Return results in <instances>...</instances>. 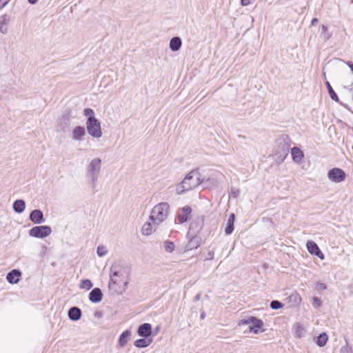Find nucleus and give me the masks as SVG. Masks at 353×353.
Listing matches in <instances>:
<instances>
[{"instance_id": "nucleus-1", "label": "nucleus", "mask_w": 353, "mask_h": 353, "mask_svg": "<svg viewBox=\"0 0 353 353\" xmlns=\"http://www.w3.org/2000/svg\"><path fill=\"white\" fill-rule=\"evenodd\" d=\"M110 280L109 287L118 291L117 286H119L121 291H125L129 283V271L119 263H114L110 268Z\"/></svg>"}, {"instance_id": "nucleus-2", "label": "nucleus", "mask_w": 353, "mask_h": 353, "mask_svg": "<svg viewBox=\"0 0 353 353\" xmlns=\"http://www.w3.org/2000/svg\"><path fill=\"white\" fill-rule=\"evenodd\" d=\"M203 181V179L201 177L200 173L196 170H192L176 185V193L182 194L190 191L201 185Z\"/></svg>"}, {"instance_id": "nucleus-3", "label": "nucleus", "mask_w": 353, "mask_h": 353, "mask_svg": "<svg viewBox=\"0 0 353 353\" xmlns=\"http://www.w3.org/2000/svg\"><path fill=\"white\" fill-rule=\"evenodd\" d=\"M170 205L167 202H161L155 205L150 212V221H154L159 225L168 217Z\"/></svg>"}, {"instance_id": "nucleus-4", "label": "nucleus", "mask_w": 353, "mask_h": 353, "mask_svg": "<svg viewBox=\"0 0 353 353\" xmlns=\"http://www.w3.org/2000/svg\"><path fill=\"white\" fill-rule=\"evenodd\" d=\"M101 159L96 157L92 159L87 165L86 176L92 184H95L98 180L101 170Z\"/></svg>"}, {"instance_id": "nucleus-5", "label": "nucleus", "mask_w": 353, "mask_h": 353, "mask_svg": "<svg viewBox=\"0 0 353 353\" xmlns=\"http://www.w3.org/2000/svg\"><path fill=\"white\" fill-rule=\"evenodd\" d=\"M88 133L95 139H99L103 133L101 128V123L97 119H87L85 123Z\"/></svg>"}, {"instance_id": "nucleus-6", "label": "nucleus", "mask_w": 353, "mask_h": 353, "mask_svg": "<svg viewBox=\"0 0 353 353\" xmlns=\"http://www.w3.org/2000/svg\"><path fill=\"white\" fill-rule=\"evenodd\" d=\"M327 178L334 183H341L345 179L346 174L341 168H334L327 172Z\"/></svg>"}, {"instance_id": "nucleus-7", "label": "nucleus", "mask_w": 353, "mask_h": 353, "mask_svg": "<svg viewBox=\"0 0 353 353\" xmlns=\"http://www.w3.org/2000/svg\"><path fill=\"white\" fill-rule=\"evenodd\" d=\"M52 232V230L50 226L48 225H41V226H35L32 228L29 234L31 236L36 238H45L48 236Z\"/></svg>"}, {"instance_id": "nucleus-8", "label": "nucleus", "mask_w": 353, "mask_h": 353, "mask_svg": "<svg viewBox=\"0 0 353 353\" xmlns=\"http://www.w3.org/2000/svg\"><path fill=\"white\" fill-rule=\"evenodd\" d=\"M243 324H252V326L250 327V330L251 332L254 334H258L259 332V329L262 327L263 325V322L256 317L251 316L248 317L247 319H244L242 321Z\"/></svg>"}, {"instance_id": "nucleus-9", "label": "nucleus", "mask_w": 353, "mask_h": 353, "mask_svg": "<svg viewBox=\"0 0 353 353\" xmlns=\"http://www.w3.org/2000/svg\"><path fill=\"white\" fill-rule=\"evenodd\" d=\"M159 225L154 221L145 222L141 228L143 235L149 236L156 231Z\"/></svg>"}, {"instance_id": "nucleus-10", "label": "nucleus", "mask_w": 353, "mask_h": 353, "mask_svg": "<svg viewBox=\"0 0 353 353\" xmlns=\"http://www.w3.org/2000/svg\"><path fill=\"white\" fill-rule=\"evenodd\" d=\"M306 246L308 252L310 254L316 255L321 258V259L324 258L323 254L321 252L319 246L315 242L312 241H309L307 242Z\"/></svg>"}, {"instance_id": "nucleus-11", "label": "nucleus", "mask_w": 353, "mask_h": 353, "mask_svg": "<svg viewBox=\"0 0 353 353\" xmlns=\"http://www.w3.org/2000/svg\"><path fill=\"white\" fill-rule=\"evenodd\" d=\"M10 22V17L5 14L0 16V32L3 34L8 33V25Z\"/></svg>"}, {"instance_id": "nucleus-12", "label": "nucleus", "mask_w": 353, "mask_h": 353, "mask_svg": "<svg viewBox=\"0 0 353 353\" xmlns=\"http://www.w3.org/2000/svg\"><path fill=\"white\" fill-rule=\"evenodd\" d=\"M191 212H192V209L188 205H186V206L182 208L181 210L179 212V214L177 215L178 221L180 223L186 222L190 218Z\"/></svg>"}, {"instance_id": "nucleus-13", "label": "nucleus", "mask_w": 353, "mask_h": 353, "mask_svg": "<svg viewBox=\"0 0 353 353\" xmlns=\"http://www.w3.org/2000/svg\"><path fill=\"white\" fill-rule=\"evenodd\" d=\"M85 135V130L82 126L75 127L72 132V139L74 141H81Z\"/></svg>"}, {"instance_id": "nucleus-14", "label": "nucleus", "mask_w": 353, "mask_h": 353, "mask_svg": "<svg viewBox=\"0 0 353 353\" xmlns=\"http://www.w3.org/2000/svg\"><path fill=\"white\" fill-rule=\"evenodd\" d=\"M30 219L35 224L43 223V214L40 210H34L30 214Z\"/></svg>"}, {"instance_id": "nucleus-15", "label": "nucleus", "mask_w": 353, "mask_h": 353, "mask_svg": "<svg viewBox=\"0 0 353 353\" xmlns=\"http://www.w3.org/2000/svg\"><path fill=\"white\" fill-rule=\"evenodd\" d=\"M137 333L140 336L147 338L152 334V326L150 323H145L141 325L137 330Z\"/></svg>"}, {"instance_id": "nucleus-16", "label": "nucleus", "mask_w": 353, "mask_h": 353, "mask_svg": "<svg viewBox=\"0 0 353 353\" xmlns=\"http://www.w3.org/2000/svg\"><path fill=\"white\" fill-rule=\"evenodd\" d=\"M103 294L101 290L98 288H94L89 294V299L92 303H99L102 300Z\"/></svg>"}, {"instance_id": "nucleus-17", "label": "nucleus", "mask_w": 353, "mask_h": 353, "mask_svg": "<svg viewBox=\"0 0 353 353\" xmlns=\"http://www.w3.org/2000/svg\"><path fill=\"white\" fill-rule=\"evenodd\" d=\"M21 275V272L14 269L7 274L6 279L10 283H17L19 281Z\"/></svg>"}, {"instance_id": "nucleus-18", "label": "nucleus", "mask_w": 353, "mask_h": 353, "mask_svg": "<svg viewBox=\"0 0 353 353\" xmlns=\"http://www.w3.org/2000/svg\"><path fill=\"white\" fill-rule=\"evenodd\" d=\"M340 92L341 94L345 99L351 97V99L353 100V83H352L350 85H343Z\"/></svg>"}, {"instance_id": "nucleus-19", "label": "nucleus", "mask_w": 353, "mask_h": 353, "mask_svg": "<svg viewBox=\"0 0 353 353\" xmlns=\"http://www.w3.org/2000/svg\"><path fill=\"white\" fill-rule=\"evenodd\" d=\"M68 316L72 321H78L81 317V310L77 307H72L68 311Z\"/></svg>"}, {"instance_id": "nucleus-20", "label": "nucleus", "mask_w": 353, "mask_h": 353, "mask_svg": "<svg viewBox=\"0 0 353 353\" xmlns=\"http://www.w3.org/2000/svg\"><path fill=\"white\" fill-rule=\"evenodd\" d=\"M292 159L296 163H300L303 158V152L297 147H294L291 150Z\"/></svg>"}, {"instance_id": "nucleus-21", "label": "nucleus", "mask_w": 353, "mask_h": 353, "mask_svg": "<svg viewBox=\"0 0 353 353\" xmlns=\"http://www.w3.org/2000/svg\"><path fill=\"white\" fill-rule=\"evenodd\" d=\"M181 39L178 37L172 38L169 44L170 48L174 52L178 51L181 48Z\"/></svg>"}, {"instance_id": "nucleus-22", "label": "nucleus", "mask_w": 353, "mask_h": 353, "mask_svg": "<svg viewBox=\"0 0 353 353\" xmlns=\"http://www.w3.org/2000/svg\"><path fill=\"white\" fill-rule=\"evenodd\" d=\"M235 221V215L231 214L227 222V227L225 229V232L227 235L232 234L234 230V223Z\"/></svg>"}, {"instance_id": "nucleus-23", "label": "nucleus", "mask_w": 353, "mask_h": 353, "mask_svg": "<svg viewBox=\"0 0 353 353\" xmlns=\"http://www.w3.org/2000/svg\"><path fill=\"white\" fill-rule=\"evenodd\" d=\"M26 208V202L22 199L16 200L13 203V210L17 213H22Z\"/></svg>"}, {"instance_id": "nucleus-24", "label": "nucleus", "mask_w": 353, "mask_h": 353, "mask_svg": "<svg viewBox=\"0 0 353 353\" xmlns=\"http://www.w3.org/2000/svg\"><path fill=\"white\" fill-rule=\"evenodd\" d=\"M201 245V240L199 237L194 236L188 243L186 245L187 250H193L199 247Z\"/></svg>"}, {"instance_id": "nucleus-25", "label": "nucleus", "mask_w": 353, "mask_h": 353, "mask_svg": "<svg viewBox=\"0 0 353 353\" xmlns=\"http://www.w3.org/2000/svg\"><path fill=\"white\" fill-rule=\"evenodd\" d=\"M215 247L209 246L206 249V252L202 254V256L204 258V261H211L214 257Z\"/></svg>"}, {"instance_id": "nucleus-26", "label": "nucleus", "mask_w": 353, "mask_h": 353, "mask_svg": "<svg viewBox=\"0 0 353 353\" xmlns=\"http://www.w3.org/2000/svg\"><path fill=\"white\" fill-rule=\"evenodd\" d=\"M131 336V332L128 330L124 331L119 336V343L121 347L126 345L129 338Z\"/></svg>"}, {"instance_id": "nucleus-27", "label": "nucleus", "mask_w": 353, "mask_h": 353, "mask_svg": "<svg viewBox=\"0 0 353 353\" xmlns=\"http://www.w3.org/2000/svg\"><path fill=\"white\" fill-rule=\"evenodd\" d=\"M294 336L297 338H302L305 334V330L300 323H296L294 326Z\"/></svg>"}, {"instance_id": "nucleus-28", "label": "nucleus", "mask_w": 353, "mask_h": 353, "mask_svg": "<svg viewBox=\"0 0 353 353\" xmlns=\"http://www.w3.org/2000/svg\"><path fill=\"white\" fill-rule=\"evenodd\" d=\"M152 339H140L134 341V345L137 347H146L152 343Z\"/></svg>"}, {"instance_id": "nucleus-29", "label": "nucleus", "mask_w": 353, "mask_h": 353, "mask_svg": "<svg viewBox=\"0 0 353 353\" xmlns=\"http://www.w3.org/2000/svg\"><path fill=\"white\" fill-rule=\"evenodd\" d=\"M321 37L324 41H327L332 36V33L329 32L328 28L325 25H322L321 26Z\"/></svg>"}, {"instance_id": "nucleus-30", "label": "nucleus", "mask_w": 353, "mask_h": 353, "mask_svg": "<svg viewBox=\"0 0 353 353\" xmlns=\"http://www.w3.org/2000/svg\"><path fill=\"white\" fill-rule=\"evenodd\" d=\"M325 85L327 88L330 98L336 102H339V99L337 94H336V92H334V90H333L330 82L327 81L325 82Z\"/></svg>"}, {"instance_id": "nucleus-31", "label": "nucleus", "mask_w": 353, "mask_h": 353, "mask_svg": "<svg viewBox=\"0 0 353 353\" xmlns=\"http://www.w3.org/2000/svg\"><path fill=\"white\" fill-rule=\"evenodd\" d=\"M327 339V335L325 333H322L317 337L316 343L319 347H323L326 344Z\"/></svg>"}, {"instance_id": "nucleus-32", "label": "nucleus", "mask_w": 353, "mask_h": 353, "mask_svg": "<svg viewBox=\"0 0 353 353\" xmlns=\"http://www.w3.org/2000/svg\"><path fill=\"white\" fill-rule=\"evenodd\" d=\"M164 249L167 252L171 253L174 250V244L172 241H165L163 243Z\"/></svg>"}, {"instance_id": "nucleus-33", "label": "nucleus", "mask_w": 353, "mask_h": 353, "mask_svg": "<svg viewBox=\"0 0 353 353\" xmlns=\"http://www.w3.org/2000/svg\"><path fill=\"white\" fill-rule=\"evenodd\" d=\"M202 183H203L205 188H211L212 186L216 185V181L213 178H208L205 181L203 179V181L202 182Z\"/></svg>"}, {"instance_id": "nucleus-34", "label": "nucleus", "mask_w": 353, "mask_h": 353, "mask_svg": "<svg viewBox=\"0 0 353 353\" xmlns=\"http://www.w3.org/2000/svg\"><path fill=\"white\" fill-rule=\"evenodd\" d=\"M93 286L92 283L89 279L83 280L80 283V288L90 290Z\"/></svg>"}, {"instance_id": "nucleus-35", "label": "nucleus", "mask_w": 353, "mask_h": 353, "mask_svg": "<svg viewBox=\"0 0 353 353\" xmlns=\"http://www.w3.org/2000/svg\"><path fill=\"white\" fill-rule=\"evenodd\" d=\"M352 352H353L352 347L347 342H346L345 345L341 347V348L340 350V353H352Z\"/></svg>"}, {"instance_id": "nucleus-36", "label": "nucleus", "mask_w": 353, "mask_h": 353, "mask_svg": "<svg viewBox=\"0 0 353 353\" xmlns=\"http://www.w3.org/2000/svg\"><path fill=\"white\" fill-rule=\"evenodd\" d=\"M84 115L88 117V119H96L94 117V112L91 108H85L83 111Z\"/></svg>"}, {"instance_id": "nucleus-37", "label": "nucleus", "mask_w": 353, "mask_h": 353, "mask_svg": "<svg viewBox=\"0 0 353 353\" xmlns=\"http://www.w3.org/2000/svg\"><path fill=\"white\" fill-rule=\"evenodd\" d=\"M108 251L105 246L103 245H99L97 248V254L99 256H103L107 254Z\"/></svg>"}, {"instance_id": "nucleus-38", "label": "nucleus", "mask_w": 353, "mask_h": 353, "mask_svg": "<svg viewBox=\"0 0 353 353\" xmlns=\"http://www.w3.org/2000/svg\"><path fill=\"white\" fill-rule=\"evenodd\" d=\"M283 307V304L279 301H272L270 303V307L272 310H278Z\"/></svg>"}, {"instance_id": "nucleus-39", "label": "nucleus", "mask_w": 353, "mask_h": 353, "mask_svg": "<svg viewBox=\"0 0 353 353\" xmlns=\"http://www.w3.org/2000/svg\"><path fill=\"white\" fill-rule=\"evenodd\" d=\"M290 299H294V301L296 303H299L301 302V297L299 296V295L297 294V293H294V294H292L290 297Z\"/></svg>"}, {"instance_id": "nucleus-40", "label": "nucleus", "mask_w": 353, "mask_h": 353, "mask_svg": "<svg viewBox=\"0 0 353 353\" xmlns=\"http://www.w3.org/2000/svg\"><path fill=\"white\" fill-rule=\"evenodd\" d=\"M321 300L317 298V297H314L313 299V302H312V305L314 307H318L321 305Z\"/></svg>"}, {"instance_id": "nucleus-41", "label": "nucleus", "mask_w": 353, "mask_h": 353, "mask_svg": "<svg viewBox=\"0 0 353 353\" xmlns=\"http://www.w3.org/2000/svg\"><path fill=\"white\" fill-rule=\"evenodd\" d=\"M254 0H241V4L243 6H246L252 3Z\"/></svg>"}, {"instance_id": "nucleus-42", "label": "nucleus", "mask_w": 353, "mask_h": 353, "mask_svg": "<svg viewBox=\"0 0 353 353\" xmlns=\"http://www.w3.org/2000/svg\"><path fill=\"white\" fill-rule=\"evenodd\" d=\"M239 194V190L238 189H232L231 190V194L233 197L236 198Z\"/></svg>"}, {"instance_id": "nucleus-43", "label": "nucleus", "mask_w": 353, "mask_h": 353, "mask_svg": "<svg viewBox=\"0 0 353 353\" xmlns=\"http://www.w3.org/2000/svg\"><path fill=\"white\" fill-rule=\"evenodd\" d=\"M94 315L95 317L100 319L102 317L103 314L101 311H96Z\"/></svg>"}, {"instance_id": "nucleus-44", "label": "nucleus", "mask_w": 353, "mask_h": 353, "mask_svg": "<svg viewBox=\"0 0 353 353\" xmlns=\"http://www.w3.org/2000/svg\"><path fill=\"white\" fill-rule=\"evenodd\" d=\"M319 20L317 18H314L311 21L312 26H315L318 23Z\"/></svg>"}, {"instance_id": "nucleus-45", "label": "nucleus", "mask_w": 353, "mask_h": 353, "mask_svg": "<svg viewBox=\"0 0 353 353\" xmlns=\"http://www.w3.org/2000/svg\"><path fill=\"white\" fill-rule=\"evenodd\" d=\"M39 0H28V3L30 4L36 3Z\"/></svg>"}, {"instance_id": "nucleus-46", "label": "nucleus", "mask_w": 353, "mask_h": 353, "mask_svg": "<svg viewBox=\"0 0 353 353\" xmlns=\"http://www.w3.org/2000/svg\"><path fill=\"white\" fill-rule=\"evenodd\" d=\"M205 312H202V313L201 314V319H205Z\"/></svg>"}, {"instance_id": "nucleus-47", "label": "nucleus", "mask_w": 353, "mask_h": 353, "mask_svg": "<svg viewBox=\"0 0 353 353\" xmlns=\"http://www.w3.org/2000/svg\"><path fill=\"white\" fill-rule=\"evenodd\" d=\"M348 65L350 66V68L351 70H352V72H353V64H352V63H348Z\"/></svg>"}, {"instance_id": "nucleus-48", "label": "nucleus", "mask_w": 353, "mask_h": 353, "mask_svg": "<svg viewBox=\"0 0 353 353\" xmlns=\"http://www.w3.org/2000/svg\"><path fill=\"white\" fill-rule=\"evenodd\" d=\"M6 3H7L6 2V3H4L3 4V6H0V10H1L3 6H5Z\"/></svg>"}]
</instances>
